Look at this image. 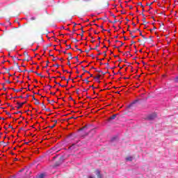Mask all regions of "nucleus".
Listing matches in <instances>:
<instances>
[{
	"instance_id": "f257e3e1",
	"label": "nucleus",
	"mask_w": 178,
	"mask_h": 178,
	"mask_svg": "<svg viewBox=\"0 0 178 178\" xmlns=\"http://www.w3.org/2000/svg\"><path fill=\"white\" fill-rule=\"evenodd\" d=\"M155 118H156V114L153 113V114H150L147 118V120H154V119H155Z\"/></svg>"
},
{
	"instance_id": "f03ea898",
	"label": "nucleus",
	"mask_w": 178,
	"mask_h": 178,
	"mask_svg": "<svg viewBox=\"0 0 178 178\" xmlns=\"http://www.w3.org/2000/svg\"><path fill=\"white\" fill-rule=\"evenodd\" d=\"M63 163V156L60 157L59 160L56 162V166H59L61 163Z\"/></svg>"
},
{
	"instance_id": "7ed1b4c3",
	"label": "nucleus",
	"mask_w": 178,
	"mask_h": 178,
	"mask_svg": "<svg viewBox=\"0 0 178 178\" xmlns=\"http://www.w3.org/2000/svg\"><path fill=\"white\" fill-rule=\"evenodd\" d=\"M26 103H27V102H24L22 103L17 102V105H18V106H17V109H20V108H22L23 106V105H24Z\"/></svg>"
},
{
	"instance_id": "20e7f679",
	"label": "nucleus",
	"mask_w": 178,
	"mask_h": 178,
	"mask_svg": "<svg viewBox=\"0 0 178 178\" xmlns=\"http://www.w3.org/2000/svg\"><path fill=\"white\" fill-rule=\"evenodd\" d=\"M10 90H13V91H15V92H22V91H23V90H24V88H22L20 90L19 89H15L13 88H11Z\"/></svg>"
},
{
	"instance_id": "39448f33",
	"label": "nucleus",
	"mask_w": 178,
	"mask_h": 178,
	"mask_svg": "<svg viewBox=\"0 0 178 178\" xmlns=\"http://www.w3.org/2000/svg\"><path fill=\"white\" fill-rule=\"evenodd\" d=\"M116 116H118V114H114L111 117L108 118V122H111V120H114V119H116Z\"/></svg>"
},
{
	"instance_id": "423d86ee",
	"label": "nucleus",
	"mask_w": 178,
	"mask_h": 178,
	"mask_svg": "<svg viewBox=\"0 0 178 178\" xmlns=\"http://www.w3.org/2000/svg\"><path fill=\"white\" fill-rule=\"evenodd\" d=\"M155 97H156V95L152 92H151L149 94V96H148V98H155Z\"/></svg>"
},
{
	"instance_id": "0eeeda50",
	"label": "nucleus",
	"mask_w": 178,
	"mask_h": 178,
	"mask_svg": "<svg viewBox=\"0 0 178 178\" xmlns=\"http://www.w3.org/2000/svg\"><path fill=\"white\" fill-rule=\"evenodd\" d=\"M156 29V27L155 26H153V29H150V33H154V34H156V31H155Z\"/></svg>"
},
{
	"instance_id": "6e6552de",
	"label": "nucleus",
	"mask_w": 178,
	"mask_h": 178,
	"mask_svg": "<svg viewBox=\"0 0 178 178\" xmlns=\"http://www.w3.org/2000/svg\"><path fill=\"white\" fill-rule=\"evenodd\" d=\"M137 102H138V99L135 100L134 102H133L129 106L128 108H130L131 106H132L133 105H134V104H137Z\"/></svg>"
},
{
	"instance_id": "1a4fd4ad",
	"label": "nucleus",
	"mask_w": 178,
	"mask_h": 178,
	"mask_svg": "<svg viewBox=\"0 0 178 178\" xmlns=\"http://www.w3.org/2000/svg\"><path fill=\"white\" fill-rule=\"evenodd\" d=\"M24 56H26V58H27V59H29V58H30V56H29V53L27 51L24 52Z\"/></svg>"
},
{
	"instance_id": "9d476101",
	"label": "nucleus",
	"mask_w": 178,
	"mask_h": 178,
	"mask_svg": "<svg viewBox=\"0 0 178 178\" xmlns=\"http://www.w3.org/2000/svg\"><path fill=\"white\" fill-rule=\"evenodd\" d=\"M69 57L67 58V60H70L73 59V57L72 56V53H68Z\"/></svg>"
},
{
	"instance_id": "9b49d317",
	"label": "nucleus",
	"mask_w": 178,
	"mask_h": 178,
	"mask_svg": "<svg viewBox=\"0 0 178 178\" xmlns=\"http://www.w3.org/2000/svg\"><path fill=\"white\" fill-rule=\"evenodd\" d=\"M126 161L131 162V161H133V157H131V156L127 157Z\"/></svg>"
},
{
	"instance_id": "f8f14e48",
	"label": "nucleus",
	"mask_w": 178,
	"mask_h": 178,
	"mask_svg": "<svg viewBox=\"0 0 178 178\" xmlns=\"http://www.w3.org/2000/svg\"><path fill=\"white\" fill-rule=\"evenodd\" d=\"M15 66H16L18 69V70H20V66H19V63L17 62L14 63Z\"/></svg>"
},
{
	"instance_id": "ddd939ff",
	"label": "nucleus",
	"mask_w": 178,
	"mask_h": 178,
	"mask_svg": "<svg viewBox=\"0 0 178 178\" xmlns=\"http://www.w3.org/2000/svg\"><path fill=\"white\" fill-rule=\"evenodd\" d=\"M45 177V174H40L38 176V178H44Z\"/></svg>"
},
{
	"instance_id": "4468645a",
	"label": "nucleus",
	"mask_w": 178,
	"mask_h": 178,
	"mask_svg": "<svg viewBox=\"0 0 178 178\" xmlns=\"http://www.w3.org/2000/svg\"><path fill=\"white\" fill-rule=\"evenodd\" d=\"M81 68H82V70L84 71L85 73H88V74H90V72H88V71H87V70H85L84 66L82 65V66H81Z\"/></svg>"
},
{
	"instance_id": "2eb2a0df",
	"label": "nucleus",
	"mask_w": 178,
	"mask_h": 178,
	"mask_svg": "<svg viewBox=\"0 0 178 178\" xmlns=\"http://www.w3.org/2000/svg\"><path fill=\"white\" fill-rule=\"evenodd\" d=\"M42 108L43 111H45V109H47V106L44 105V102L42 103Z\"/></svg>"
},
{
	"instance_id": "dca6fc26",
	"label": "nucleus",
	"mask_w": 178,
	"mask_h": 178,
	"mask_svg": "<svg viewBox=\"0 0 178 178\" xmlns=\"http://www.w3.org/2000/svg\"><path fill=\"white\" fill-rule=\"evenodd\" d=\"M88 79H90V77H87L86 79L83 80V81H86V84H88V83H90V81H88Z\"/></svg>"
},
{
	"instance_id": "f3484780",
	"label": "nucleus",
	"mask_w": 178,
	"mask_h": 178,
	"mask_svg": "<svg viewBox=\"0 0 178 178\" xmlns=\"http://www.w3.org/2000/svg\"><path fill=\"white\" fill-rule=\"evenodd\" d=\"M96 175H97V176H99L101 175V172L99 170H97Z\"/></svg>"
},
{
	"instance_id": "a211bd4d",
	"label": "nucleus",
	"mask_w": 178,
	"mask_h": 178,
	"mask_svg": "<svg viewBox=\"0 0 178 178\" xmlns=\"http://www.w3.org/2000/svg\"><path fill=\"white\" fill-rule=\"evenodd\" d=\"M93 78L95 79L96 80H99V79H101V75H97V76Z\"/></svg>"
},
{
	"instance_id": "6ab92c4d",
	"label": "nucleus",
	"mask_w": 178,
	"mask_h": 178,
	"mask_svg": "<svg viewBox=\"0 0 178 178\" xmlns=\"http://www.w3.org/2000/svg\"><path fill=\"white\" fill-rule=\"evenodd\" d=\"M35 101V105H40V101H38V99H36Z\"/></svg>"
},
{
	"instance_id": "aec40b11",
	"label": "nucleus",
	"mask_w": 178,
	"mask_h": 178,
	"mask_svg": "<svg viewBox=\"0 0 178 178\" xmlns=\"http://www.w3.org/2000/svg\"><path fill=\"white\" fill-rule=\"evenodd\" d=\"M86 129H87V126H85V127H83L82 128H81V129H79V131H83V130H86Z\"/></svg>"
},
{
	"instance_id": "412c9836",
	"label": "nucleus",
	"mask_w": 178,
	"mask_h": 178,
	"mask_svg": "<svg viewBox=\"0 0 178 178\" xmlns=\"http://www.w3.org/2000/svg\"><path fill=\"white\" fill-rule=\"evenodd\" d=\"M34 73H35V74H37V76H40V77H44V76L41 75V74H40L37 72H34Z\"/></svg>"
},
{
	"instance_id": "4be33fe9",
	"label": "nucleus",
	"mask_w": 178,
	"mask_h": 178,
	"mask_svg": "<svg viewBox=\"0 0 178 178\" xmlns=\"http://www.w3.org/2000/svg\"><path fill=\"white\" fill-rule=\"evenodd\" d=\"M74 145H75V144H72V145H71V146L70 147V149H74Z\"/></svg>"
},
{
	"instance_id": "5701e85b",
	"label": "nucleus",
	"mask_w": 178,
	"mask_h": 178,
	"mask_svg": "<svg viewBox=\"0 0 178 178\" xmlns=\"http://www.w3.org/2000/svg\"><path fill=\"white\" fill-rule=\"evenodd\" d=\"M138 5L139 6H141V8H144V6H143V3H141V2H139V3H138Z\"/></svg>"
},
{
	"instance_id": "b1692460",
	"label": "nucleus",
	"mask_w": 178,
	"mask_h": 178,
	"mask_svg": "<svg viewBox=\"0 0 178 178\" xmlns=\"http://www.w3.org/2000/svg\"><path fill=\"white\" fill-rule=\"evenodd\" d=\"M66 47H67V49H70L72 48V46L70 44H66Z\"/></svg>"
},
{
	"instance_id": "393cba45",
	"label": "nucleus",
	"mask_w": 178,
	"mask_h": 178,
	"mask_svg": "<svg viewBox=\"0 0 178 178\" xmlns=\"http://www.w3.org/2000/svg\"><path fill=\"white\" fill-rule=\"evenodd\" d=\"M154 3V2H152V3H147L146 5L147 6H151V5H152Z\"/></svg>"
},
{
	"instance_id": "a878e982",
	"label": "nucleus",
	"mask_w": 178,
	"mask_h": 178,
	"mask_svg": "<svg viewBox=\"0 0 178 178\" xmlns=\"http://www.w3.org/2000/svg\"><path fill=\"white\" fill-rule=\"evenodd\" d=\"M83 76H84V73L82 74L81 75L77 76L76 77V79H77V77H80V79H81V78L83 77Z\"/></svg>"
},
{
	"instance_id": "bb28decb",
	"label": "nucleus",
	"mask_w": 178,
	"mask_h": 178,
	"mask_svg": "<svg viewBox=\"0 0 178 178\" xmlns=\"http://www.w3.org/2000/svg\"><path fill=\"white\" fill-rule=\"evenodd\" d=\"M83 76H84V73L82 74L81 75L77 76L76 77V79H77V77H80V79H81V78L83 77Z\"/></svg>"
},
{
	"instance_id": "cd10ccee",
	"label": "nucleus",
	"mask_w": 178,
	"mask_h": 178,
	"mask_svg": "<svg viewBox=\"0 0 178 178\" xmlns=\"http://www.w3.org/2000/svg\"><path fill=\"white\" fill-rule=\"evenodd\" d=\"M137 31H140V29H137L135 31H133V33H137Z\"/></svg>"
},
{
	"instance_id": "c85d7f7f",
	"label": "nucleus",
	"mask_w": 178,
	"mask_h": 178,
	"mask_svg": "<svg viewBox=\"0 0 178 178\" xmlns=\"http://www.w3.org/2000/svg\"><path fill=\"white\" fill-rule=\"evenodd\" d=\"M46 66L44 67H48V63H49V60L46 61Z\"/></svg>"
},
{
	"instance_id": "c756f323",
	"label": "nucleus",
	"mask_w": 178,
	"mask_h": 178,
	"mask_svg": "<svg viewBox=\"0 0 178 178\" xmlns=\"http://www.w3.org/2000/svg\"><path fill=\"white\" fill-rule=\"evenodd\" d=\"M175 83H178V76L175 79Z\"/></svg>"
},
{
	"instance_id": "7c9ffc66",
	"label": "nucleus",
	"mask_w": 178,
	"mask_h": 178,
	"mask_svg": "<svg viewBox=\"0 0 178 178\" xmlns=\"http://www.w3.org/2000/svg\"><path fill=\"white\" fill-rule=\"evenodd\" d=\"M54 83H56V84H58V86H62L61 84H60V83H58V82H56V81H54Z\"/></svg>"
},
{
	"instance_id": "2f4dec72",
	"label": "nucleus",
	"mask_w": 178,
	"mask_h": 178,
	"mask_svg": "<svg viewBox=\"0 0 178 178\" xmlns=\"http://www.w3.org/2000/svg\"><path fill=\"white\" fill-rule=\"evenodd\" d=\"M98 47H99V43L97 44L95 46V47L94 48V49H97V48H98Z\"/></svg>"
},
{
	"instance_id": "473e14b6",
	"label": "nucleus",
	"mask_w": 178,
	"mask_h": 178,
	"mask_svg": "<svg viewBox=\"0 0 178 178\" xmlns=\"http://www.w3.org/2000/svg\"><path fill=\"white\" fill-rule=\"evenodd\" d=\"M161 27L162 26V24H161V23H157V27Z\"/></svg>"
},
{
	"instance_id": "72a5a7b5",
	"label": "nucleus",
	"mask_w": 178,
	"mask_h": 178,
	"mask_svg": "<svg viewBox=\"0 0 178 178\" xmlns=\"http://www.w3.org/2000/svg\"><path fill=\"white\" fill-rule=\"evenodd\" d=\"M28 73H34V71H33V70H30L29 71H28Z\"/></svg>"
},
{
	"instance_id": "f704fd0d",
	"label": "nucleus",
	"mask_w": 178,
	"mask_h": 178,
	"mask_svg": "<svg viewBox=\"0 0 178 178\" xmlns=\"http://www.w3.org/2000/svg\"><path fill=\"white\" fill-rule=\"evenodd\" d=\"M6 114L8 115V116H10V113L6 111Z\"/></svg>"
},
{
	"instance_id": "c9c22d12",
	"label": "nucleus",
	"mask_w": 178,
	"mask_h": 178,
	"mask_svg": "<svg viewBox=\"0 0 178 178\" xmlns=\"http://www.w3.org/2000/svg\"><path fill=\"white\" fill-rule=\"evenodd\" d=\"M87 91H88V89L83 88V92H86Z\"/></svg>"
},
{
	"instance_id": "e433bc0d",
	"label": "nucleus",
	"mask_w": 178,
	"mask_h": 178,
	"mask_svg": "<svg viewBox=\"0 0 178 178\" xmlns=\"http://www.w3.org/2000/svg\"><path fill=\"white\" fill-rule=\"evenodd\" d=\"M56 125L55 124H54L51 127H50L51 129H54V127H55Z\"/></svg>"
},
{
	"instance_id": "4c0bfd02",
	"label": "nucleus",
	"mask_w": 178,
	"mask_h": 178,
	"mask_svg": "<svg viewBox=\"0 0 178 178\" xmlns=\"http://www.w3.org/2000/svg\"><path fill=\"white\" fill-rule=\"evenodd\" d=\"M76 118H77V117H76V118L71 117V118H70L68 119V120H70V119H76Z\"/></svg>"
},
{
	"instance_id": "58836bf2",
	"label": "nucleus",
	"mask_w": 178,
	"mask_h": 178,
	"mask_svg": "<svg viewBox=\"0 0 178 178\" xmlns=\"http://www.w3.org/2000/svg\"><path fill=\"white\" fill-rule=\"evenodd\" d=\"M67 65H68V66H70V60H68Z\"/></svg>"
},
{
	"instance_id": "ea45409f",
	"label": "nucleus",
	"mask_w": 178,
	"mask_h": 178,
	"mask_svg": "<svg viewBox=\"0 0 178 178\" xmlns=\"http://www.w3.org/2000/svg\"><path fill=\"white\" fill-rule=\"evenodd\" d=\"M79 35H81V37H84V33L82 32Z\"/></svg>"
},
{
	"instance_id": "a19ab883",
	"label": "nucleus",
	"mask_w": 178,
	"mask_h": 178,
	"mask_svg": "<svg viewBox=\"0 0 178 178\" xmlns=\"http://www.w3.org/2000/svg\"><path fill=\"white\" fill-rule=\"evenodd\" d=\"M31 20H35V17H31Z\"/></svg>"
},
{
	"instance_id": "79ce46f5",
	"label": "nucleus",
	"mask_w": 178,
	"mask_h": 178,
	"mask_svg": "<svg viewBox=\"0 0 178 178\" xmlns=\"http://www.w3.org/2000/svg\"><path fill=\"white\" fill-rule=\"evenodd\" d=\"M108 72H102V74H103V76H105V74H106Z\"/></svg>"
},
{
	"instance_id": "37998d69",
	"label": "nucleus",
	"mask_w": 178,
	"mask_h": 178,
	"mask_svg": "<svg viewBox=\"0 0 178 178\" xmlns=\"http://www.w3.org/2000/svg\"><path fill=\"white\" fill-rule=\"evenodd\" d=\"M60 87H63V88H65V87H67V85H61V86H60Z\"/></svg>"
},
{
	"instance_id": "c03bdc74",
	"label": "nucleus",
	"mask_w": 178,
	"mask_h": 178,
	"mask_svg": "<svg viewBox=\"0 0 178 178\" xmlns=\"http://www.w3.org/2000/svg\"><path fill=\"white\" fill-rule=\"evenodd\" d=\"M17 113H22V111H18L17 113H14L15 115H17Z\"/></svg>"
},
{
	"instance_id": "a18cd8bd",
	"label": "nucleus",
	"mask_w": 178,
	"mask_h": 178,
	"mask_svg": "<svg viewBox=\"0 0 178 178\" xmlns=\"http://www.w3.org/2000/svg\"><path fill=\"white\" fill-rule=\"evenodd\" d=\"M32 98H33V99L34 101H35V99H35V97L34 95L32 96Z\"/></svg>"
},
{
	"instance_id": "49530a36",
	"label": "nucleus",
	"mask_w": 178,
	"mask_h": 178,
	"mask_svg": "<svg viewBox=\"0 0 178 178\" xmlns=\"http://www.w3.org/2000/svg\"><path fill=\"white\" fill-rule=\"evenodd\" d=\"M62 80H66V77L65 76H63L61 77Z\"/></svg>"
},
{
	"instance_id": "de8ad7c7",
	"label": "nucleus",
	"mask_w": 178,
	"mask_h": 178,
	"mask_svg": "<svg viewBox=\"0 0 178 178\" xmlns=\"http://www.w3.org/2000/svg\"><path fill=\"white\" fill-rule=\"evenodd\" d=\"M23 61H24V60H27V62H29V58H24V60H22Z\"/></svg>"
},
{
	"instance_id": "09e8293b",
	"label": "nucleus",
	"mask_w": 178,
	"mask_h": 178,
	"mask_svg": "<svg viewBox=\"0 0 178 178\" xmlns=\"http://www.w3.org/2000/svg\"><path fill=\"white\" fill-rule=\"evenodd\" d=\"M13 60H16V56H12Z\"/></svg>"
},
{
	"instance_id": "8fccbe9b",
	"label": "nucleus",
	"mask_w": 178,
	"mask_h": 178,
	"mask_svg": "<svg viewBox=\"0 0 178 178\" xmlns=\"http://www.w3.org/2000/svg\"><path fill=\"white\" fill-rule=\"evenodd\" d=\"M9 129H13V127L12 125H8Z\"/></svg>"
},
{
	"instance_id": "3c124183",
	"label": "nucleus",
	"mask_w": 178,
	"mask_h": 178,
	"mask_svg": "<svg viewBox=\"0 0 178 178\" xmlns=\"http://www.w3.org/2000/svg\"><path fill=\"white\" fill-rule=\"evenodd\" d=\"M54 122V124L56 125V123H58V120H55Z\"/></svg>"
},
{
	"instance_id": "603ef678",
	"label": "nucleus",
	"mask_w": 178,
	"mask_h": 178,
	"mask_svg": "<svg viewBox=\"0 0 178 178\" xmlns=\"http://www.w3.org/2000/svg\"><path fill=\"white\" fill-rule=\"evenodd\" d=\"M75 59H76L77 62H79V56H75Z\"/></svg>"
},
{
	"instance_id": "864d4df0",
	"label": "nucleus",
	"mask_w": 178,
	"mask_h": 178,
	"mask_svg": "<svg viewBox=\"0 0 178 178\" xmlns=\"http://www.w3.org/2000/svg\"><path fill=\"white\" fill-rule=\"evenodd\" d=\"M97 177L98 178H102V175H101V174H100V175H97Z\"/></svg>"
},
{
	"instance_id": "5fc2aeb1",
	"label": "nucleus",
	"mask_w": 178,
	"mask_h": 178,
	"mask_svg": "<svg viewBox=\"0 0 178 178\" xmlns=\"http://www.w3.org/2000/svg\"><path fill=\"white\" fill-rule=\"evenodd\" d=\"M142 37L143 39L147 40V38H145V36L144 35H143Z\"/></svg>"
},
{
	"instance_id": "6e6d98bb",
	"label": "nucleus",
	"mask_w": 178,
	"mask_h": 178,
	"mask_svg": "<svg viewBox=\"0 0 178 178\" xmlns=\"http://www.w3.org/2000/svg\"><path fill=\"white\" fill-rule=\"evenodd\" d=\"M157 6H161V3L157 1Z\"/></svg>"
},
{
	"instance_id": "4d7b16f0",
	"label": "nucleus",
	"mask_w": 178,
	"mask_h": 178,
	"mask_svg": "<svg viewBox=\"0 0 178 178\" xmlns=\"http://www.w3.org/2000/svg\"><path fill=\"white\" fill-rule=\"evenodd\" d=\"M85 52H86V54H88L90 52V50H85Z\"/></svg>"
},
{
	"instance_id": "13d9d810",
	"label": "nucleus",
	"mask_w": 178,
	"mask_h": 178,
	"mask_svg": "<svg viewBox=\"0 0 178 178\" xmlns=\"http://www.w3.org/2000/svg\"><path fill=\"white\" fill-rule=\"evenodd\" d=\"M79 91H80V89L79 88L76 89V93L77 94H79Z\"/></svg>"
},
{
	"instance_id": "bf43d9fd",
	"label": "nucleus",
	"mask_w": 178,
	"mask_h": 178,
	"mask_svg": "<svg viewBox=\"0 0 178 178\" xmlns=\"http://www.w3.org/2000/svg\"><path fill=\"white\" fill-rule=\"evenodd\" d=\"M53 62H55V60H56V58L55 57H54V58L52 59Z\"/></svg>"
},
{
	"instance_id": "052dcab7",
	"label": "nucleus",
	"mask_w": 178,
	"mask_h": 178,
	"mask_svg": "<svg viewBox=\"0 0 178 178\" xmlns=\"http://www.w3.org/2000/svg\"><path fill=\"white\" fill-rule=\"evenodd\" d=\"M15 98H23V96L16 97Z\"/></svg>"
},
{
	"instance_id": "680f3d73",
	"label": "nucleus",
	"mask_w": 178,
	"mask_h": 178,
	"mask_svg": "<svg viewBox=\"0 0 178 178\" xmlns=\"http://www.w3.org/2000/svg\"><path fill=\"white\" fill-rule=\"evenodd\" d=\"M83 27L82 26V27L81 28V30L82 33H84V31L83 30Z\"/></svg>"
},
{
	"instance_id": "e2e57ef3",
	"label": "nucleus",
	"mask_w": 178,
	"mask_h": 178,
	"mask_svg": "<svg viewBox=\"0 0 178 178\" xmlns=\"http://www.w3.org/2000/svg\"><path fill=\"white\" fill-rule=\"evenodd\" d=\"M51 95H55L56 92H51Z\"/></svg>"
},
{
	"instance_id": "0e129e2a",
	"label": "nucleus",
	"mask_w": 178,
	"mask_h": 178,
	"mask_svg": "<svg viewBox=\"0 0 178 178\" xmlns=\"http://www.w3.org/2000/svg\"><path fill=\"white\" fill-rule=\"evenodd\" d=\"M6 83H8V84H10V83L12 82H10V81H6Z\"/></svg>"
},
{
	"instance_id": "69168bd1",
	"label": "nucleus",
	"mask_w": 178,
	"mask_h": 178,
	"mask_svg": "<svg viewBox=\"0 0 178 178\" xmlns=\"http://www.w3.org/2000/svg\"><path fill=\"white\" fill-rule=\"evenodd\" d=\"M129 9H133V6H129Z\"/></svg>"
},
{
	"instance_id": "338daca9",
	"label": "nucleus",
	"mask_w": 178,
	"mask_h": 178,
	"mask_svg": "<svg viewBox=\"0 0 178 178\" xmlns=\"http://www.w3.org/2000/svg\"><path fill=\"white\" fill-rule=\"evenodd\" d=\"M77 51H80L81 52H83L81 49H76Z\"/></svg>"
},
{
	"instance_id": "774afa93",
	"label": "nucleus",
	"mask_w": 178,
	"mask_h": 178,
	"mask_svg": "<svg viewBox=\"0 0 178 178\" xmlns=\"http://www.w3.org/2000/svg\"><path fill=\"white\" fill-rule=\"evenodd\" d=\"M132 38H136L137 36L131 35Z\"/></svg>"
}]
</instances>
